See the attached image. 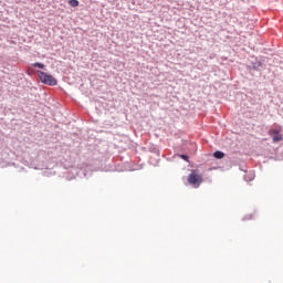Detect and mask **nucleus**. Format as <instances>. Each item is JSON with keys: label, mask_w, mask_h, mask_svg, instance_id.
<instances>
[{"label": "nucleus", "mask_w": 283, "mask_h": 283, "mask_svg": "<svg viewBox=\"0 0 283 283\" xmlns=\"http://www.w3.org/2000/svg\"><path fill=\"white\" fill-rule=\"evenodd\" d=\"M36 74H38V77L40 78L41 83H43L44 85L54 86L57 83V81H56V78H54V76H52L45 72L38 71Z\"/></svg>", "instance_id": "1"}, {"label": "nucleus", "mask_w": 283, "mask_h": 283, "mask_svg": "<svg viewBox=\"0 0 283 283\" xmlns=\"http://www.w3.org/2000/svg\"><path fill=\"white\" fill-rule=\"evenodd\" d=\"M202 175L198 174V171L193 170L189 176H188V182L189 185H191L192 187H195V189H198V187H200V185H202Z\"/></svg>", "instance_id": "2"}, {"label": "nucleus", "mask_w": 283, "mask_h": 283, "mask_svg": "<svg viewBox=\"0 0 283 283\" xmlns=\"http://www.w3.org/2000/svg\"><path fill=\"white\" fill-rule=\"evenodd\" d=\"M273 134H275V136L273 137V142L274 143H280V140H282V135H280V132H277L275 129H271L270 130V136H273Z\"/></svg>", "instance_id": "3"}, {"label": "nucleus", "mask_w": 283, "mask_h": 283, "mask_svg": "<svg viewBox=\"0 0 283 283\" xmlns=\"http://www.w3.org/2000/svg\"><path fill=\"white\" fill-rule=\"evenodd\" d=\"M213 157L217 158V160H222V158H224V153L217 150L213 153Z\"/></svg>", "instance_id": "4"}, {"label": "nucleus", "mask_w": 283, "mask_h": 283, "mask_svg": "<svg viewBox=\"0 0 283 283\" xmlns=\"http://www.w3.org/2000/svg\"><path fill=\"white\" fill-rule=\"evenodd\" d=\"M78 0H69V6H71V8H78Z\"/></svg>", "instance_id": "5"}, {"label": "nucleus", "mask_w": 283, "mask_h": 283, "mask_svg": "<svg viewBox=\"0 0 283 283\" xmlns=\"http://www.w3.org/2000/svg\"><path fill=\"white\" fill-rule=\"evenodd\" d=\"M33 67H39L40 70H45V64L35 62V63H33Z\"/></svg>", "instance_id": "6"}, {"label": "nucleus", "mask_w": 283, "mask_h": 283, "mask_svg": "<svg viewBox=\"0 0 283 283\" xmlns=\"http://www.w3.org/2000/svg\"><path fill=\"white\" fill-rule=\"evenodd\" d=\"M182 160H186V163H189V156L187 155H179Z\"/></svg>", "instance_id": "7"}]
</instances>
